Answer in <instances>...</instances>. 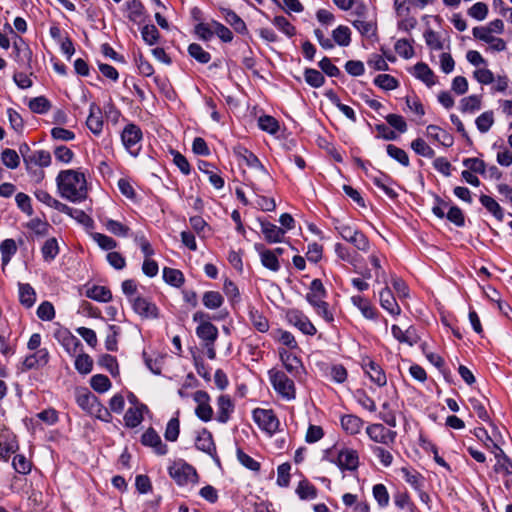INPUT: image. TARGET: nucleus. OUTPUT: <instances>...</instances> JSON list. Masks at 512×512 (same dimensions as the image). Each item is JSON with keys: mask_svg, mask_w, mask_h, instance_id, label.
<instances>
[{"mask_svg": "<svg viewBox=\"0 0 512 512\" xmlns=\"http://www.w3.org/2000/svg\"><path fill=\"white\" fill-rule=\"evenodd\" d=\"M220 12L226 23L229 24L236 33L241 35L248 34L246 23L236 12L229 8H221Z\"/></svg>", "mask_w": 512, "mask_h": 512, "instance_id": "nucleus-23", "label": "nucleus"}, {"mask_svg": "<svg viewBox=\"0 0 512 512\" xmlns=\"http://www.w3.org/2000/svg\"><path fill=\"white\" fill-rule=\"evenodd\" d=\"M481 108V99L477 95L464 97L460 101V110L462 113H474Z\"/></svg>", "mask_w": 512, "mask_h": 512, "instance_id": "nucleus-50", "label": "nucleus"}, {"mask_svg": "<svg viewBox=\"0 0 512 512\" xmlns=\"http://www.w3.org/2000/svg\"><path fill=\"white\" fill-rule=\"evenodd\" d=\"M392 335L401 343H406L413 346L418 341V336L415 331L411 328L403 331L398 325H393L391 328Z\"/></svg>", "mask_w": 512, "mask_h": 512, "instance_id": "nucleus-39", "label": "nucleus"}, {"mask_svg": "<svg viewBox=\"0 0 512 512\" xmlns=\"http://www.w3.org/2000/svg\"><path fill=\"white\" fill-rule=\"evenodd\" d=\"M49 362V352L46 348L34 350V353L25 357L23 366L27 370L44 367Z\"/></svg>", "mask_w": 512, "mask_h": 512, "instance_id": "nucleus-19", "label": "nucleus"}, {"mask_svg": "<svg viewBox=\"0 0 512 512\" xmlns=\"http://www.w3.org/2000/svg\"><path fill=\"white\" fill-rule=\"evenodd\" d=\"M41 252L46 262L53 261L59 253L57 240L55 238L47 239L42 246Z\"/></svg>", "mask_w": 512, "mask_h": 512, "instance_id": "nucleus-49", "label": "nucleus"}, {"mask_svg": "<svg viewBox=\"0 0 512 512\" xmlns=\"http://www.w3.org/2000/svg\"><path fill=\"white\" fill-rule=\"evenodd\" d=\"M280 357L285 369L292 375L298 374L299 370L302 369L301 361L291 353L287 351L280 352Z\"/></svg>", "mask_w": 512, "mask_h": 512, "instance_id": "nucleus-44", "label": "nucleus"}, {"mask_svg": "<svg viewBox=\"0 0 512 512\" xmlns=\"http://www.w3.org/2000/svg\"><path fill=\"white\" fill-rule=\"evenodd\" d=\"M334 228L345 241L351 243L359 251H369L370 242L368 238L357 228L340 220L334 221Z\"/></svg>", "mask_w": 512, "mask_h": 512, "instance_id": "nucleus-3", "label": "nucleus"}, {"mask_svg": "<svg viewBox=\"0 0 512 512\" xmlns=\"http://www.w3.org/2000/svg\"><path fill=\"white\" fill-rule=\"evenodd\" d=\"M261 232L268 243H280L285 236V229L268 221L260 222Z\"/></svg>", "mask_w": 512, "mask_h": 512, "instance_id": "nucleus-22", "label": "nucleus"}, {"mask_svg": "<svg viewBox=\"0 0 512 512\" xmlns=\"http://www.w3.org/2000/svg\"><path fill=\"white\" fill-rule=\"evenodd\" d=\"M163 278L165 282L175 287H180L184 282V276L180 270L168 267L163 269Z\"/></svg>", "mask_w": 512, "mask_h": 512, "instance_id": "nucleus-53", "label": "nucleus"}, {"mask_svg": "<svg viewBox=\"0 0 512 512\" xmlns=\"http://www.w3.org/2000/svg\"><path fill=\"white\" fill-rule=\"evenodd\" d=\"M143 134L137 125L130 123L127 124L122 133H121V141L125 149L134 157L138 156L141 150V140Z\"/></svg>", "mask_w": 512, "mask_h": 512, "instance_id": "nucleus-6", "label": "nucleus"}, {"mask_svg": "<svg viewBox=\"0 0 512 512\" xmlns=\"http://www.w3.org/2000/svg\"><path fill=\"white\" fill-rule=\"evenodd\" d=\"M335 463L341 470L355 471L359 466V456L352 448H342L337 454Z\"/></svg>", "mask_w": 512, "mask_h": 512, "instance_id": "nucleus-12", "label": "nucleus"}, {"mask_svg": "<svg viewBox=\"0 0 512 512\" xmlns=\"http://www.w3.org/2000/svg\"><path fill=\"white\" fill-rule=\"evenodd\" d=\"M379 301L380 305L383 309H385L390 315L398 316L401 313V308L396 302V299L388 287L382 289L379 293Z\"/></svg>", "mask_w": 512, "mask_h": 512, "instance_id": "nucleus-24", "label": "nucleus"}, {"mask_svg": "<svg viewBox=\"0 0 512 512\" xmlns=\"http://www.w3.org/2000/svg\"><path fill=\"white\" fill-rule=\"evenodd\" d=\"M1 161L9 169H16L20 164L18 153L10 148H6L1 152Z\"/></svg>", "mask_w": 512, "mask_h": 512, "instance_id": "nucleus-56", "label": "nucleus"}, {"mask_svg": "<svg viewBox=\"0 0 512 512\" xmlns=\"http://www.w3.org/2000/svg\"><path fill=\"white\" fill-rule=\"evenodd\" d=\"M145 410H147V406L144 404L130 407L124 415L125 425L129 428H135L140 425L143 421V412Z\"/></svg>", "mask_w": 512, "mask_h": 512, "instance_id": "nucleus-32", "label": "nucleus"}, {"mask_svg": "<svg viewBox=\"0 0 512 512\" xmlns=\"http://www.w3.org/2000/svg\"><path fill=\"white\" fill-rule=\"evenodd\" d=\"M268 375L271 385L278 395L287 401H291L296 398L294 381L289 378L285 372L278 369H271L268 372Z\"/></svg>", "mask_w": 512, "mask_h": 512, "instance_id": "nucleus-4", "label": "nucleus"}, {"mask_svg": "<svg viewBox=\"0 0 512 512\" xmlns=\"http://www.w3.org/2000/svg\"><path fill=\"white\" fill-rule=\"evenodd\" d=\"M193 400L197 403L195 414L199 419L208 422L213 417V409L210 406V396L207 392L198 390L193 395Z\"/></svg>", "mask_w": 512, "mask_h": 512, "instance_id": "nucleus-10", "label": "nucleus"}, {"mask_svg": "<svg viewBox=\"0 0 512 512\" xmlns=\"http://www.w3.org/2000/svg\"><path fill=\"white\" fill-rule=\"evenodd\" d=\"M475 124L480 133H487L494 124V113L492 111H485L480 114Z\"/></svg>", "mask_w": 512, "mask_h": 512, "instance_id": "nucleus-51", "label": "nucleus"}, {"mask_svg": "<svg viewBox=\"0 0 512 512\" xmlns=\"http://www.w3.org/2000/svg\"><path fill=\"white\" fill-rule=\"evenodd\" d=\"M394 504L399 509H407L409 512H417V507L411 501L407 492H398L394 495Z\"/></svg>", "mask_w": 512, "mask_h": 512, "instance_id": "nucleus-55", "label": "nucleus"}, {"mask_svg": "<svg viewBox=\"0 0 512 512\" xmlns=\"http://www.w3.org/2000/svg\"><path fill=\"white\" fill-rule=\"evenodd\" d=\"M197 336L207 344H214L218 337V329L210 323H200L196 328Z\"/></svg>", "mask_w": 512, "mask_h": 512, "instance_id": "nucleus-35", "label": "nucleus"}, {"mask_svg": "<svg viewBox=\"0 0 512 512\" xmlns=\"http://www.w3.org/2000/svg\"><path fill=\"white\" fill-rule=\"evenodd\" d=\"M495 459L494 471L507 477L512 476V461L502 449L495 453Z\"/></svg>", "mask_w": 512, "mask_h": 512, "instance_id": "nucleus-37", "label": "nucleus"}, {"mask_svg": "<svg viewBox=\"0 0 512 512\" xmlns=\"http://www.w3.org/2000/svg\"><path fill=\"white\" fill-rule=\"evenodd\" d=\"M133 310L142 318L145 319H156L159 316V310L157 306L149 299L137 296L131 299Z\"/></svg>", "mask_w": 512, "mask_h": 512, "instance_id": "nucleus-11", "label": "nucleus"}, {"mask_svg": "<svg viewBox=\"0 0 512 512\" xmlns=\"http://www.w3.org/2000/svg\"><path fill=\"white\" fill-rule=\"evenodd\" d=\"M203 304L208 309H218L222 306L224 299L217 291H207L203 295Z\"/></svg>", "mask_w": 512, "mask_h": 512, "instance_id": "nucleus-52", "label": "nucleus"}, {"mask_svg": "<svg viewBox=\"0 0 512 512\" xmlns=\"http://www.w3.org/2000/svg\"><path fill=\"white\" fill-rule=\"evenodd\" d=\"M426 134L429 138L437 141L445 147H451L454 143L453 136L437 125H428L426 128Z\"/></svg>", "mask_w": 512, "mask_h": 512, "instance_id": "nucleus-27", "label": "nucleus"}, {"mask_svg": "<svg viewBox=\"0 0 512 512\" xmlns=\"http://www.w3.org/2000/svg\"><path fill=\"white\" fill-rule=\"evenodd\" d=\"M373 497L378 503V505L382 508L388 506L390 501V496L388 490L384 484H376L372 489Z\"/></svg>", "mask_w": 512, "mask_h": 512, "instance_id": "nucleus-59", "label": "nucleus"}, {"mask_svg": "<svg viewBox=\"0 0 512 512\" xmlns=\"http://www.w3.org/2000/svg\"><path fill=\"white\" fill-rule=\"evenodd\" d=\"M371 180L378 188H380L390 198H394L397 196V193L389 185L391 180L387 175H385L383 173H379L378 175H374L371 178Z\"/></svg>", "mask_w": 512, "mask_h": 512, "instance_id": "nucleus-48", "label": "nucleus"}, {"mask_svg": "<svg viewBox=\"0 0 512 512\" xmlns=\"http://www.w3.org/2000/svg\"><path fill=\"white\" fill-rule=\"evenodd\" d=\"M480 203L499 221L504 219V211L498 202L488 195L480 196Z\"/></svg>", "mask_w": 512, "mask_h": 512, "instance_id": "nucleus-42", "label": "nucleus"}, {"mask_svg": "<svg viewBox=\"0 0 512 512\" xmlns=\"http://www.w3.org/2000/svg\"><path fill=\"white\" fill-rule=\"evenodd\" d=\"M286 319L290 325L298 328L303 334L313 336L317 330L309 318L298 309H290L286 313Z\"/></svg>", "mask_w": 512, "mask_h": 512, "instance_id": "nucleus-9", "label": "nucleus"}, {"mask_svg": "<svg viewBox=\"0 0 512 512\" xmlns=\"http://www.w3.org/2000/svg\"><path fill=\"white\" fill-rule=\"evenodd\" d=\"M411 148L420 156L426 158H433L435 156V151L422 138L413 140Z\"/></svg>", "mask_w": 512, "mask_h": 512, "instance_id": "nucleus-58", "label": "nucleus"}, {"mask_svg": "<svg viewBox=\"0 0 512 512\" xmlns=\"http://www.w3.org/2000/svg\"><path fill=\"white\" fill-rule=\"evenodd\" d=\"M272 23L277 29H279L288 37H292L296 33L295 27L284 16L274 17Z\"/></svg>", "mask_w": 512, "mask_h": 512, "instance_id": "nucleus-64", "label": "nucleus"}, {"mask_svg": "<svg viewBox=\"0 0 512 512\" xmlns=\"http://www.w3.org/2000/svg\"><path fill=\"white\" fill-rule=\"evenodd\" d=\"M234 403L230 396L220 395L217 399L216 420L220 423H227L234 412Z\"/></svg>", "mask_w": 512, "mask_h": 512, "instance_id": "nucleus-21", "label": "nucleus"}, {"mask_svg": "<svg viewBox=\"0 0 512 512\" xmlns=\"http://www.w3.org/2000/svg\"><path fill=\"white\" fill-rule=\"evenodd\" d=\"M90 385L95 391L104 393L111 388V381L103 374H96L91 377Z\"/></svg>", "mask_w": 512, "mask_h": 512, "instance_id": "nucleus-61", "label": "nucleus"}, {"mask_svg": "<svg viewBox=\"0 0 512 512\" xmlns=\"http://www.w3.org/2000/svg\"><path fill=\"white\" fill-rule=\"evenodd\" d=\"M51 161V154L46 150H35L27 156L24 155V164L27 171H31L34 167H48Z\"/></svg>", "mask_w": 512, "mask_h": 512, "instance_id": "nucleus-15", "label": "nucleus"}, {"mask_svg": "<svg viewBox=\"0 0 512 512\" xmlns=\"http://www.w3.org/2000/svg\"><path fill=\"white\" fill-rule=\"evenodd\" d=\"M144 446L151 447L157 455L163 456L168 453V447L164 444L159 434L153 429H147L141 437Z\"/></svg>", "mask_w": 512, "mask_h": 512, "instance_id": "nucleus-14", "label": "nucleus"}, {"mask_svg": "<svg viewBox=\"0 0 512 512\" xmlns=\"http://www.w3.org/2000/svg\"><path fill=\"white\" fill-rule=\"evenodd\" d=\"M472 33L475 38L489 44V48L493 51L499 52L506 48V43L503 39L493 36V34L489 33L484 27H475Z\"/></svg>", "mask_w": 512, "mask_h": 512, "instance_id": "nucleus-17", "label": "nucleus"}, {"mask_svg": "<svg viewBox=\"0 0 512 512\" xmlns=\"http://www.w3.org/2000/svg\"><path fill=\"white\" fill-rule=\"evenodd\" d=\"M252 416L259 428L268 434H274L279 430L280 422L271 409L256 408Z\"/></svg>", "mask_w": 512, "mask_h": 512, "instance_id": "nucleus-7", "label": "nucleus"}, {"mask_svg": "<svg viewBox=\"0 0 512 512\" xmlns=\"http://www.w3.org/2000/svg\"><path fill=\"white\" fill-rule=\"evenodd\" d=\"M258 125L261 130L266 131L270 134H276L279 130L278 121L274 117L269 115L261 116L258 119Z\"/></svg>", "mask_w": 512, "mask_h": 512, "instance_id": "nucleus-63", "label": "nucleus"}, {"mask_svg": "<svg viewBox=\"0 0 512 512\" xmlns=\"http://www.w3.org/2000/svg\"><path fill=\"white\" fill-rule=\"evenodd\" d=\"M362 368L368 375L370 380L379 387L385 386L387 383L386 374L380 365L373 360L366 358L363 360Z\"/></svg>", "mask_w": 512, "mask_h": 512, "instance_id": "nucleus-16", "label": "nucleus"}, {"mask_svg": "<svg viewBox=\"0 0 512 512\" xmlns=\"http://www.w3.org/2000/svg\"><path fill=\"white\" fill-rule=\"evenodd\" d=\"M17 450L16 436L7 429H0V459L8 460Z\"/></svg>", "mask_w": 512, "mask_h": 512, "instance_id": "nucleus-13", "label": "nucleus"}, {"mask_svg": "<svg viewBox=\"0 0 512 512\" xmlns=\"http://www.w3.org/2000/svg\"><path fill=\"white\" fill-rule=\"evenodd\" d=\"M211 164L206 161H201L199 163V170L203 173L207 174L209 177V182L216 189H222L224 187V179L217 173L211 170Z\"/></svg>", "mask_w": 512, "mask_h": 512, "instance_id": "nucleus-45", "label": "nucleus"}, {"mask_svg": "<svg viewBox=\"0 0 512 512\" xmlns=\"http://www.w3.org/2000/svg\"><path fill=\"white\" fill-rule=\"evenodd\" d=\"M56 184L59 194L71 202H81L87 197V181L84 173L78 170L60 171L56 177Z\"/></svg>", "mask_w": 512, "mask_h": 512, "instance_id": "nucleus-2", "label": "nucleus"}, {"mask_svg": "<svg viewBox=\"0 0 512 512\" xmlns=\"http://www.w3.org/2000/svg\"><path fill=\"white\" fill-rule=\"evenodd\" d=\"M413 75L428 87L436 84L435 74L426 63L419 62L413 67Z\"/></svg>", "mask_w": 512, "mask_h": 512, "instance_id": "nucleus-34", "label": "nucleus"}, {"mask_svg": "<svg viewBox=\"0 0 512 512\" xmlns=\"http://www.w3.org/2000/svg\"><path fill=\"white\" fill-rule=\"evenodd\" d=\"M180 433V421L178 416L171 418L165 429L164 437L167 441L175 442Z\"/></svg>", "mask_w": 512, "mask_h": 512, "instance_id": "nucleus-60", "label": "nucleus"}, {"mask_svg": "<svg viewBox=\"0 0 512 512\" xmlns=\"http://www.w3.org/2000/svg\"><path fill=\"white\" fill-rule=\"evenodd\" d=\"M189 55L201 64H206L210 61L211 55L205 51L199 44L192 43L188 47Z\"/></svg>", "mask_w": 512, "mask_h": 512, "instance_id": "nucleus-57", "label": "nucleus"}, {"mask_svg": "<svg viewBox=\"0 0 512 512\" xmlns=\"http://www.w3.org/2000/svg\"><path fill=\"white\" fill-rule=\"evenodd\" d=\"M352 26L365 38L371 39L377 35V23L368 17L362 20H349Z\"/></svg>", "mask_w": 512, "mask_h": 512, "instance_id": "nucleus-29", "label": "nucleus"}, {"mask_svg": "<svg viewBox=\"0 0 512 512\" xmlns=\"http://www.w3.org/2000/svg\"><path fill=\"white\" fill-rule=\"evenodd\" d=\"M36 199L48 207L54 208L59 212H68L69 206L52 197L47 191L37 189L34 192Z\"/></svg>", "mask_w": 512, "mask_h": 512, "instance_id": "nucleus-33", "label": "nucleus"}, {"mask_svg": "<svg viewBox=\"0 0 512 512\" xmlns=\"http://www.w3.org/2000/svg\"><path fill=\"white\" fill-rule=\"evenodd\" d=\"M404 480L417 492L424 487L425 478L416 470L403 467L401 469Z\"/></svg>", "mask_w": 512, "mask_h": 512, "instance_id": "nucleus-38", "label": "nucleus"}, {"mask_svg": "<svg viewBox=\"0 0 512 512\" xmlns=\"http://www.w3.org/2000/svg\"><path fill=\"white\" fill-rule=\"evenodd\" d=\"M326 289L323 286V283L320 279L312 280L309 291L306 294L307 302L313 307L314 305L320 303L326 297Z\"/></svg>", "mask_w": 512, "mask_h": 512, "instance_id": "nucleus-28", "label": "nucleus"}, {"mask_svg": "<svg viewBox=\"0 0 512 512\" xmlns=\"http://www.w3.org/2000/svg\"><path fill=\"white\" fill-rule=\"evenodd\" d=\"M93 368V359L86 353L79 354L75 359V369L80 374H89Z\"/></svg>", "mask_w": 512, "mask_h": 512, "instance_id": "nucleus-54", "label": "nucleus"}, {"mask_svg": "<svg viewBox=\"0 0 512 512\" xmlns=\"http://www.w3.org/2000/svg\"><path fill=\"white\" fill-rule=\"evenodd\" d=\"M86 296L98 302H109L112 299L111 291L105 286L94 285L86 290Z\"/></svg>", "mask_w": 512, "mask_h": 512, "instance_id": "nucleus-41", "label": "nucleus"}, {"mask_svg": "<svg viewBox=\"0 0 512 512\" xmlns=\"http://www.w3.org/2000/svg\"><path fill=\"white\" fill-rule=\"evenodd\" d=\"M249 319L257 331L265 333L269 330L270 326L267 318L254 307L249 310Z\"/></svg>", "mask_w": 512, "mask_h": 512, "instance_id": "nucleus-43", "label": "nucleus"}, {"mask_svg": "<svg viewBox=\"0 0 512 512\" xmlns=\"http://www.w3.org/2000/svg\"><path fill=\"white\" fill-rule=\"evenodd\" d=\"M342 429L349 435H356L360 433L364 425V421L353 414H347L340 419Z\"/></svg>", "mask_w": 512, "mask_h": 512, "instance_id": "nucleus-31", "label": "nucleus"}, {"mask_svg": "<svg viewBox=\"0 0 512 512\" xmlns=\"http://www.w3.org/2000/svg\"><path fill=\"white\" fill-rule=\"evenodd\" d=\"M195 446L198 450L209 455H213V453L216 451L212 434L205 428L198 431L195 439Z\"/></svg>", "mask_w": 512, "mask_h": 512, "instance_id": "nucleus-26", "label": "nucleus"}, {"mask_svg": "<svg viewBox=\"0 0 512 512\" xmlns=\"http://www.w3.org/2000/svg\"><path fill=\"white\" fill-rule=\"evenodd\" d=\"M233 152L241 164H245L253 170V175H244L245 181L248 182L253 191L266 192L272 182V179L258 157L247 148L240 145L234 147Z\"/></svg>", "mask_w": 512, "mask_h": 512, "instance_id": "nucleus-1", "label": "nucleus"}, {"mask_svg": "<svg viewBox=\"0 0 512 512\" xmlns=\"http://www.w3.org/2000/svg\"><path fill=\"white\" fill-rule=\"evenodd\" d=\"M351 302L354 306H356L362 315L367 319H375L377 316V312L375 307L371 304V302L362 297L361 295H354L351 297Z\"/></svg>", "mask_w": 512, "mask_h": 512, "instance_id": "nucleus-36", "label": "nucleus"}, {"mask_svg": "<svg viewBox=\"0 0 512 512\" xmlns=\"http://www.w3.org/2000/svg\"><path fill=\"white\" fill-rule=\"evenodd\" d=\"M29 108L34 113L44 114L50 110L51 104L47 98L39 96L30 100Z\"/></svg>", "mask_w": 512, "mask_h": 512, "instance_id": "nucleus-62", "label": "nucleus"}, {"mask_svg": "<svg viewBox=\"0 0 512 512\" xmlns=\"http://www.w3.org/2000/svg\"><path fill=\"white\" fill-rule=\"evenodd\" d=\"M255 249L259 252L261 263L265 268L273 272L279 271L280 263L274 251L265 249L262 244H256Z\"/></svg>", "mask_w": 512, "mask_h": 512, "instance_id": "nucleus-25", "label": "nucleus"}, {"mask_svg": "<svg viewBox=\"0 0 512 512\" xmlns=\"http://www.w3.org/2000/svg\"><path fill=\"white\" fill-rule=\"evenodd\" d=\"M170 477L180 486L195 484L198 481L196 469L183 460L173 462L168 468Z\"/></svg>", "mask_w": 512, "mask_h": 512, "instance_id": "nucleus-5", "label": "nucleus"}, {"mask_svg": "<svg viewBox=\"0 0 512 512\" xmlns=\"http://www.w3.org/2000/svg\"><path fill=\"white\" fill-rule=\"evenodd\" d=\"M19 301L26 308H31L36 301V293L28 283H19Z\"/></svg>", "mask_w": 512, "mask_h": 512, "instance_id": "nucleus-40", "label": "nucleus"}, {"mask_svg": "<svg viewBox=\"0 0 512 512\" xmlns=\"http://www.w3.org/2000/svg\"><path fill=\"white\" fill-rule=\"evenodd\" d=\"M55 337L71 356L75 355L78 348L81 346L80 340L67 329L57 331Z\"/></svg>", "mask_w": 512, "mask_h": 512, "instance_id": "nucleus-18", "label": "nucleus"}, {"mask_svg": "<svg viewBox=\"0 0 512 512\" xmlns=\"http://www.w3.org/2000/svg\"><path fill=\"white\" fill-rule=\"evenodd\" d=\"M75 399L77 404L88 414L96 407L99 400L87 388H76Z\"/></svg>", "mask_w": 512, "mask_h": 512, "instance_id": "nucleus-20", "label": "nucleus"}, {"mask_svg": "<svg viewBox=\"0 0 512 512\" xmlns=\"http://www.w3.org/2000/svg\"><path fill=\"white\" fill-rule=\"evenodd\" d=\"M332 37L339 46L347 47L351 43V30L347 26L339 25L333 30Z\"/></svg>", "mask_w": 512, "mask_h": 512, "instance_id": "nucleus-46", "label": "nucleus"}, {"mask_svg": "<svg viewBox=\"0 0 512 512\" xmlns=\"http://www.w3.org/2000/svg\"><path fill=\"white\" fill-rule=\"evenodd\" d=\"M368 437L375 443L392 447L396 442L397 432L386 428L379 423L370 424L366 427Z\"/></svg>", "mask_w": 512, "mask_h": 512, "instance_id": "nucleus-8", "label": "nucleus"}, {"mask_svg": "<svg viewBox=\"0 0 512 512\" xmlns=\"http://www.w3.org/2000/svg\"><path fill=\"white\" fill-rule=\"evenodd\" d=\"M88 129L95 135H99L103 129L101 109L95 104L90 105V113L86 121Z\"/></svg>", "mask_w": 512, "mask_h": 512, "instance_id": "nucleus-30", "label": "nucleus"}, {"mask_svg": "<svg viewBox=\"0 0 512 512\" xmlns=\"http://www.w3.org/2000/svg\"><path fill=\"white\" fill-rule=\"evenodd\" d=\"M0 252L2 265L6 266L10 262L12 256L17 252V245L15 241L13 239H5L0 244Z\"/></svg>", "mask_w": 512, "mask_h": 512, "instance_id": "nucleus-47", "label": "nucleus"}]
</instances>
